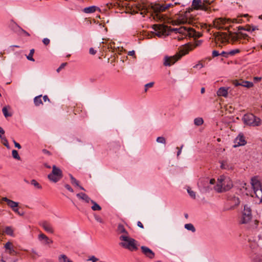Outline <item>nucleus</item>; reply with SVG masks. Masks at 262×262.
Listing matches in <instances>:
<instances>
[{"mask_svg":"<svg viewBox=\"0 0 262 262\" xmlns=\"http://www.w3.org/2000/svg\"><path fill=\"white\" fill-rule=\"evenodd\" d=\"M210 5L211 3L208 0H204L203 2L201 0H193L192 4L193 8H189L184 13L179 14L176 21L179 25L188 24L197 28L200 26L201 28L206 29L207 32H209L210 30L206 24L198 23L190 13L193 9H200L206 11L210 10Z\"/></svg>","mask_w":262,"mask_h":262,"instance_id":"nucleus-1","label":"nucleus"},{"mask_svg":"<svg viewBox=\"0 0 262 262\" xmlns=\"http://www.w3.org/2000/svg\"><path fill=\"white\" fill-rule=\"evenodd\" d=\"M229 33L226 32H216L214 34L215 41H220L222 43L229 42V39L232 44L240 40V36L238 33H233L228 31Z\"/></svg>","mask_w":262,"mask_h":262,"instance_id":"nucleus-2","label":"nucleus"},{"mask_svg":"<svg viewBox=\"0 0 262 262\" xmlns=\"http://www.w3.org/2000/svg\"><path fill=\"white\" fill-rule=\"evenodd\" d=\"M120 240L122 242L120 243V245L122 247L128 249L130 251H136L138 249L136 241L128 236H120Z\"/></svg>","mask_w":262,"mask_h":262,"instance_id":"nucleus-3","label":"nucleus"},{"mask_svg":"<svg viewBox=\"0 0 262 262\" xmlns=\"http://www.w3.org/2000/svg\"><path fill=\"white\" fill-rule=\"evenodd\" d=\"M189 49L187 47H184L180 51V53H177L174 56L164 58V65L165 66H170L174 64L177 61L180 59L182 56L188 54Z\"/></svg>","mask_w":262,"mask_h":262,"instance_id":"nucleus-4","label":"nucleus"},{"mask_svg":"<svg viewBox=\"0 0 262 262\" xmlns=\"http://www.w3.org/2000/svg\"><path fill=\"white\" fill-rule=\"evenodd\" d=\"M230 23H242V19L241 17H237L236 18H234L232 20L230 19H226L224 18H218L215 19L213 21V25L215 28H217L219 29H224L229 30L228 28H224L222 26V25H225L226 24H228Z\"/></svg>","mask_w":262,"mask_h":262,"instance_id":"nucleus-5","label":"nucleus"},{"mask_svg":"<svg viewBox=\"0 0 262 262\" xmlns=\"http://www.w3.org/2000/svg\"><path fill=\"white\" fill-rule=\"evenodd\" d=\"M151 9L155 13V15H153V18L155 20L160 22L164 20V16L160 14V12L167 10L164 4H155L151 6Z\"/></svg>","mask_w":262,"mask_h":262,"instance_id":"nucleus-6","label":"nucleus"},{"mask_svg":"<svg viewBox=\"0 0 262 262\" xmlns=\"http://www.w3.org/2000/svg\"><path fill=\"white\" fill-rule=\"evenodd\" d=\"M242 120L245 124L253 126H259L261 124V120L259 118L255 117L252 114H245Z\"/></svg>","mask_w":262,"mask_h":262,"instance_id":"nucleus-7","label":"nucleus"},{"mask_svg":"<svg viewBox=\"0 0 262 262\" xmlns=\"http://www.w3.org/2000/svg\"><path fill=\"white\" fill-rule=\"evenodd\" d=\"M62 170L57 167L55 165L52 166V171L51 173L48 174V178L50 181L56 183L62 178Z\"/></svg>","mask_w":262,"mask_h":262,"instance_id":"nucleus-8","label":"nucleus"},{"mask_svg":"<svg viewBox=\"0 0 262 262\" xmlns=\"http://www.w3.org/2000/svg\"><path fill=\"white\" fill-rule=\"evenodd\" d=\"M251 219L252 214L251 208L248 205H245L244 206L241 223L242 224H247L251 220Z\"/></svg>","mask_w":262,"mask_h":262,"instance_id":"nucleus-9","label":"nucleus"},{"mask_svg":"<svg viewBox=\"0 0 262 262\" xmlns=\"http://www.w3.org/2000/svg\"><path fill=\"white\" fill-rule=\"evenodd\" d=\"M174 30L179 33L182 34L185 36H193L194 32L192 31V28L190 27H187L186 26L181 27L179 28H176Z\"/></svg>","mask_w":262,"mask_h":262,"instance_id":"nucleus-10","label":"nucleus"},{"mask_svg":"<svg viewBox=\"0 0 262 262\" xmlns=\"http://www.w3.org/2000/svg\"><path fill=\"white\" fill-rule=\"evenodd\" d=\"M251 226L253 229H257L256 234L259 239H262V223L259 224V221L255 220L252 223Z\"/></svg>","mask_w":262,"mask_h":262,"instance_id":"nucleus-11","label":"nucleus"},{"mask_svg":"<svg viewBox=\"0 0 262 262\" xmlns=\"http://www.w3.org/2000/svg\"><path fill=\"white\" fill-rule=\"evenodd\" d=\"M228 201L230 204V209H234L235 207L237 206L240 203V200L238 197L234 195H230L228 198Z\"/></svg>","mask_w":262,"mask_h":262,"instance_id":"nucleus-12","label":"nucleus"},{"mask_svg":"<svg viewBox=\"0 0 262 262\" xmlns=\"http://www.w3.org/2000/svg\"><path fill=\"white\" fill-rule=\"evenodd\" d=\"M152 28L155 31L158 32L157 35L158 36H161L166 31V26L163 25L155 24L152 26Z\"/></svg>","mask_w":262,"mask_h":262,"instance_id":"nucleus-13","label":"nucleus"},{"mask_svg":"<svg viewBox=\"0 0 262 262\" xmlns=\"http://www.w3.org/2000/svg\"><path fill=\"white\" fill-rule=\"evenodd\" d=\"M141 249L142 253L147 257L152 259L155 257V253L148 247L142 246L141 247Z\"/></svg>","mask_w":262,"mask_h":262,"instance_id":"nucleus-14","label":"nucleus"},{"mask_svg":"<svg viewBox=\"0 0 262 262\" xmlns=\"http://www.w3.org/2000/svg\"><path fill=\"white\" fill-rule=\"evenodd\" d=\"M235 144L233 146V147H237L239 146H243L246 144V141L245 140L244 136L242 134H239L238 136L234 140Z\"/></svg>","mask_w":262,"mask_h":262,"instance_id":"nucleus-15","label":"nucleus"},{"mask_svg":"<svg viewBox=\"0 0 262 262\" xmlns=\"http://www.w3.org/2000/svg\"><path fill=\"white\" fill-rule=\"evenodd\" d=\"M224 177L222 176L220 179H218V183L214 186V189L218 192H221L224 191V184H223V182L224 181L225 182Z\"/></svg>","mask_w":262,"mask_h":262,"instance_id":"nucleus-16","label":"nucleus"},{"mask_svg":"<svg viewBox=\"0 0 262 262\" xmlns=\"http://www.w3.org/2000/svg\"><path fill=\"white\" fill-rule=\"evenodd\" d=\"M2 200L3 201L6 202L7 203V204L8 205V206L9 207H10L12 209V210L14 208L18 206V203L14 202L11 200H10L6 197H3L2 199Z\"/></svg>","mask_w":262,"mask_h":262,"instance_id":"nucleus-17","label":"nucleus"},{"mask_svg":"<svg viewBox=\"0 0 262 262\" xmlns=\"http://www.w3.org/2000/svg\"><path fill=\"white\" fill-rule=\"evenodd\" d=\"M235 86H239L241 85L244 87L250 88L253 86V84L252 82L248 81H236L234 83Z\"/></svg>","mask_w":262,"mask_h":262,"instance_id":"nucleus-18","label":"nucleus"},{"mask_svg":"<svg viewBox=\"0 0 262 262\" xmlns=\"http://www.w3.org/2000/svg\"><path fill=\"white\" fill-rule=\"evenodd\" d=\"M117 232L118 234H122L121 236L128 235V233L125 229L124 226L121 224H118L117 228Z\"/></svg>","mask_w":262,"mask_h":262,"instance_id":"nucleus-19","label":"nucleus"},{"mask_svg":"<svg viewBox=\"0 0 262 262\" xmlns=\"http://www.w3.org/2000/svg\"><path fill=\"white\" fill-rule=\"evenodd\" d=\"M41 225L46 232L50 233H53L54 232V230L52 226L49 223L43 222L41 223Z\"/></svg>","mask_w":262,"mask_h":262,"instance_id":"nucleus-20","label":"nucleus"},{"mask_svg":"<svg viewBox=\"0 0 262 262\" xmlns=\"http://www.w3.org/2000/svg\"><path fill=\"white\" fill-rule=\"evenodd\" d=\"M251 184L253 190L261 188L260 181L255 177L251 179Z\"/></svg>","mask_w":262,"mask_h":262,"instance_id":"nucleus-21","label":"nucleus"},{"mask_svg":"<svg viewBox=\"0 0 262 262\" xmlns=\"http://www.w3.org/2000/svg\"><path fill=\"white\" fill-rule=\"evenodd\" d=\"M97 10H100V9L96 6H92L89 7L84 8L83 9V12L85 13H92L95 12Z\"/></svg>","mask_w":262,"mask_h":262,"instance_id":"nucleus-22","label":"nucleus"},{"mask_svg":"<svg viewBox=\"0 0 262 262\" xmlns=\"http://www.w3.org/2000/svg\"><path fill=\"white\" fill-rule=\"evenodd\" d=\"M76 195L79 199L84 201L86 203L91 202L92 200L87 194L83 192L77 193Z\"/></svg>","mask_w":262,"mask_h":262,"instance_id":"nucleus-23","label":"nucleus"},{"mask_svg":"<svg viewBox=\"0 0 262 262\" xmlns=\"http://www.w3.org/2000/svg\"><path fill=\"white\" fill-rule=\"evenodd\" d=\"M228 88H226L225 87L220 88L217 92V95L219 96L226 97L228 95Z\"/></svg>","mask_w":262,"mask_h":262,"instance_id":"nucleus-24","label":"nucleus"},{"mask_svg":"<svg viewBox=\"0 0 262 262\" xmlns=\"http://www.w3.org/2000/svg\"><path fill=\"white\" fill-rule=\"evenodd\" d=\"M39 239L40 240H45L46 244H50L53 243L52 240L48 238L45 234L41 233L39 235Z\"/></svg>","mask_w":262,"mask_h":262,"instance_id":"nucleus-25","label":"nucleus"},{"mask_svg":"<svg viewBox=\"0 0 262 262\" xmlns=\"http://www.w3.org/2000/svg\"><path fill=\"white\" fill-rule=\"evenodd\" d=\"M254 190V194L258 199H260V202H262V189L261 188L256 189Z\"/></svg>","mask_w":262,"mask_h":262,"instance_id":"nucleus-26","label":"nucleus"},{"mask_svg":"<svg viewBox=\"0 0 262 262\" xmlns=\"http://www.w3.org/2000/svg\"><path fill=\"white\" fill-rule=\"evenodd\" d=\"M91 203L93 204L91 208L94 211H99L101 210V207L96 202L92 200Z\"/></svg>","mask_w":262,"mask_h":262,"instance_id":"nucleus-27","label":"nucleus"},{"mask_svg":"<svg viewBox=\"0 0 262 262\" xmlns=\"http://www.w3.org/2000/svg\"><path fill=\"white\" fill-rule=\"evenodd\" d=\"M41 95H39L38 96H36L34 99V103L35 105L37 106L40 105V104H42V102L41 100Z\"/></svg>","mask_w":262,"mask_h":262,"instance_id":"nucleus-28","label":"nucleus"},{"mask_svg":"<svg viewBox=\"0 0 262 262\" xmlns=\"http://www.w3.org/2000/svg\"><path fill=\"white\" fill-rule=\"evenodd\" d=\"M221 168L223 169H230L231 168V166H230L227 163V161H223L221 162Z\"/></svg>","mask_w":262,"mask_h":262,"instance_id":"nucleus-29","label":"nucleus"},{"mask_svg":"<svg viewBox=\"0 0 262 262\" xmlns=\"http://www.w3.org/2000/svg\"><path fill=\"white\" fill-rule=\"evenodd\" d=\"M59 262H73L66 255L62 254L59 258Z\"/></svg>","mask_w":262,"mask_h":262,"instance_id":"nucleus-30","label":"nucleus"},{"mask_svg":"<svg viewBox=\"0 0 262 262\" xmlns=\"http://www.w3.org/2000/svg\"><path fill=\"white\" fill-rule=\"evenodd\" d=\"M225 181L226 182V179H224ZM226 181L227 182V184L226 186H224V191H227L231 189L232 187V182L229 180V179L226 180Z\"/></svg>","mask_w":262,"mask_h":262,"instance_id":"nucleus-31","label":"nucleus"},{"mask_svg":"<svg viewBox=\"0 0 262 262\" xmlns=\"http://www.w3.org/2000/svg\"><path fill=\"white\" fill-rule=\"evenodd\" d=\"M8 107H10L9 106H5L2 109V112L4 114V115L5 117H10L12 116V114L9 113L8 112Z\"/></svg>","mask_w":262,"mask_h":262,"instance_id":"nucleus-32","label":"nucleus"},{"mask_svg":"<svg viewBox=\"0 0 262 262\" xmlns=\"http://www.w3.org/2000/svg\"><path fill=\"white\" fill-rule=\"evenodd\" d=\"M204 122L203 119L202 118H196L194 120V123L197 126L202 125Z\"/></svg>","mask_w":262,"mask_h":262,"instance_id":"nucleus-33","label":"nucleus"},{"mask_svg":"<svg viewBox=\"0 0 262 262\" xmlns=\"http://www.w3.org/2000/svg\"><path fill=\"white\" fill-rule=\"evenodd\" d=\"M185 228L188 230L191 231L192 232H194L195 231V229L192 224H185Z\"/></svg>","mask_w":262,"mask_h":262,"instance_id":"nucleus-34","label":"nucleus"},{"mask_svg":"<svg viewBox=\"0 0 262 262\" xmlns=\"http://www.w3.org/2000/svg\"><path fill=\"white\" fill-rule=\"evenodd\" d=\"M5 233L9 235L13 236V230L11 227H7L5 230Z\"/></svg>","mask_w":262,"mask_h":262,"instance_id":"nucleus-35","label":"nucleus"},{"mask_svg":"<svg viewBox=\"0 0 262 262\" xmlns=\"http://www.w3.org/2000/svg\"><path fill=\"white\" fill-rule=\"evenodd\" d=\"M34 53V49H32L30 51L29 54L27 56V58L30 61H34V59L33 58Z\"/></svg>","mask_w":262,"mask_h":262,"instance_id":"nucleus-36","label":"nucleus"},{"mask_svg":"<svg viewBox=\"0 0 262 262\" xmlns=\"http://www.w3.org/2000/svg\"><path fill=\"white\" fill-rule=\"evenodd\" d=\"M251 28V26L247 25L245 27L239 26V27H238L237 28H238V30H245V31H250Z\"/></svg>","mask_w":262,"mask_h":262,"instance_id":"nucleus-37","label":"nucleus"},{"mask_svg":"<svg viewBox=\"0 0 262 262\" xmlns=\"http://www.w3.org/2000/svg\"><path fill=\"white\" fill-rule=\"evenodd\" d=\"M12 155L13 158L18 160L20 159V157L19 156L18 152L16 150L13 149L12 151Z\"/></svg>","mask_w":262,"mask_h":262,"instance_id":"nucleus-38","label":"nucleus"},{"mask_svg":"<svg viewBox=\"0 0 262 262\" xmlns=\"http://www.w3.org/2000/svg\"><path fill=\"white\" fill-rule=\"evenodd\" d=\"M70 177L71 179V182L73 185L79 186V182L75 178H74L72 174L70 175Z\"/></svg>","mask_w":262,"mask_h":262,"instance_id":"nucleus-39","label":"nucleus"},{"mask_svg":"<svg viewBox=\"0 0 262 262\" xmlns=\"http://www.w3.org/2000/svg\"><path fill=\"white\" fill-rule=\"evenodd\" d=\"M239 34V36H240V39H247L249 40L250 37L248 35V34L246 33H243L241 32H238Z\"/></svg>","mask_w":262,"mask_h":262,"instance_id":"nucleus-40","label":"nucleus"},{"mask_svg":"<svg viewBox=\"0 0 262 262\" xmlns=\"http://www.w3.org/2000/svg\"><path fill=\"white\" fill-rule=\"evenodd\" d=\"M2 143L7 148H9L8 141L5 136L1 138Z\"/></svg>","mask_w":262,"mask_h":262,"instance_id":"nucleus-41","label":"nucleus"},{"mask_svg":"<svg viewBox=\"0 0 262 262\" xmlns=\"http://www.w3.org/2000/svg\"><path fill=\"white\" fill-rule=\"evenodd\" d=\"M31 184L38 189L41 188V185L35 180H31Z\"/></svg>","mask_w":262,"mask_h":262,"instance_id":"nucleus-42","label":"nucleus"},{"mask_svg":"<svg viewBox=\"0 0 262 262\" xmlns=\"http://www.w3.org/2000/svg\"><path fill=\"white\" fill-rule=\"evenodd\" d=\"M192 31L194 32V34H192L193 36H189V37L200 38L202 36L201 33L196 32L193 29H192Z\"/></svg>","mask_w":262,"mask_h":262,"instance_id":"nucleus-43","label":"nucleus"},{"mask_svg":"<svg viewBox=\"0 0 262 262\" xmlns=\"http://www.w3.org/2000/svg\"><path fill=\"white\" fill-rule=\"evenodd\" d=\"M157 142L164 144H166V140L163 137H159L157 138Z\"/></svg>","mask_w":262,"mask_h":262,"instance_id":"nucleus-44","label":"nucleus"},{"mask_svg":"<svg viewBox=\"0 0 262 262\" xmlns=\"http://www.w3.org/2000/svg\"><path fill=\"white\" fill-rule=\"evenodd\" d=\"M187 192L189 195L193 199H195V193L192 191L190 188L187 189Z\"/></svg>","mask_w":262,"mask_h":262,"instance_id":"nucleus-45","label":"nucleus"},{"mask_svg":"<svg viewBox=\"0 0 262 262\" xmlns=\"http://www.w3.org/2000/svg\"><path fill=\"white\" fill-rule=\"evenodd\" d=\"M95 219L99 223L104 224V220L98 215H94Z\"/></svg>","mask_w":262,"mask_h":262,"instance_id":"nucleus-46","label":"nucleus"},{"mask_svg":"<svg viewBox=\"0 0 262 262\" xmlns=\"http://www.w3.org/2000/svg\"><path fill=\"white\" fill-rule=\"evenodd\" d=\"M239 52H240V50L237 49H234V50L230 51L229 52H228V54H229V55L232 56L237 53H239Z\"/></svg>","mask_w":262,"mask_h":262,"instance_id":"nucleus-47","label":"nucleus"},{"mask_svg":"<svg viewBox=\"0 0 262 262\" xmlns=\"http://www.w3.org/2000/svg\"><path fill=\"white\" fill-rule=\"evenodd\" d=\"M154 84V82H151L146 84L145 85V92H147L148 88L152 87Z\"/></svg>","mask_w":262,"mask_h":262,"instance_id":"nucleus-48","label":"nucleus"},{"mask_svg":"<svg viewBox=\"0 0 262 262\" xmlns=\"http://www.w3.org/2000/svg\"><path fill=\"white\" fill-rule=\"evenodd\" d=\"M12 210L15 213H17V214H18L20 216H23L24 215V212L21 213L19 211L18 207H16L12 209Z\"/></svg>","mask_w":262,"mask_h":262,"instance_id":"nucleus-49","label":"nucleus"},{"mask_svg":"<svg viewBox=\"0 0 262 262\" xmlns=\"http://www.w3.org/2000/svg\"><path fill=\"white\" fill-rule=\"evenodd\" d=\"M98 260L99 259L96 258L95 256H91L88 260L92 261V262H97Z\"/></svg>","mask_w":262,"mask_h":262,"instance_id":"nucleus-50","label":"nucleus"},{"mask_svg":"<svg viewBox=\"0 0 262 262\" xmlns=\"http://www.w3.org/2000/svg\"><path fill=\"white\" fill-rule=\"evenodd\" d=\"M67 64V62H64V63H62L60 66V67L57 69V72H59V71L60 70H61L62 69H63L66 66V65Z\"/></svg>","mask_w":262,"mask_h":262,"instance_id":"nucleus-51","label":"nucleus"},{"mask_svg":"<svg viewBox=\"0 0 262 262\" xmlns=\"http://www.w3.org/2000/svg\"><path fill=\"white\" fill-rule=\"evenodd\" d=\"M12 244L10 242H7L5 245V248H6V249L7 250H9V249H10L11 248H12Z\"/></svg>","mask_w":262,"mask_h":262,"instance_id":"nucleus-52","label":"nucleus"},{"mask_svg":"<svg viewBox=\"0 0 262 262\" xmlns=\"http://www.w3.org/2000/svg\"><path fill=\"white\" fill-rule=\"evenodd\" d=\"M30 256L33 258H36V256H38L37 254V253L33 250H32L31 251V252H30Z\"/></svg>","mask_w":262,"mask_h":262,"instance_id":"nucleus-53","label":"nucleus"},{"mask_svg":"<svg viewBox=\"0 0 262 262\" xmlns=\"http://www.w3.org/2000/svg\"><path fill=\"white\" fill-rule=\"evenodd\" d=\"M42 42L45 45L47 46L50 43V40L49 39L45 38L42 40Z\"/></svg>","mask_w":262,"mask_h":262,"instance_id":"nucleus-54","label":"nucleus"},{"mask_svg":"<svg viewBox=\"0 0 262 262\" xmlns=\"http://www.w3.org/2000/svg\"><path fill=\"white\" fill-rule=\"evenodd\" d=\"M204 67L203 64L202 63H201V62H199L198 64H196V65H195L193 68H198V67H199L200 68H202Z\"/></svg>","mask_w":262,"mask_h":262,"instance_id":"nucleus-55","label":"nucleus"},{"mask_svg":"<svg viewBox=\"0 0 262 262\" xmlns=\"http://www.w3.org/2000/svg\"><path fill=\"white\" fill-rule=\"evenodd\" d=\"M9 253L11 255H15L16 254V252L14 250V249L12 247L10 249H9Z\"/></svg>","mask_w":262,"mask_h":262,"instance_id":"nucleus-56","label":"nucleus"},{"mask_svg":"<svg viewBox=\"0 0 262 262\" xmlns=\"http://www.w3.org/2000/svg\"><path fill=\"white\" fill-rule=\"evenodd\" d=\"M65 187L69 191H71L72 192H73V189H72V188L69 184L65 185Z\"/></svg>","mask_w":262,"mask_h":262,"instance_id":"nucleus-57","label":"nucleus"},{"mask_svg":"<svg viewBox=\"0 0 262 262\" xmlns=\"http://www.w3.org/2000/svg\"><path fill=\"white\" fill-rule=\"evenodd\" d=\"M42 151L44 154L48 155L49 156L51 155V152L46 149H42Z\"/></svg>","mask_w":262,"mask_h":262,"instance_id":"nucleus-58","label":"nucleus"},{"mask_svg":"<svg viewBox=\"0 0 262 262\" xmlns=\"http://www.w3.org/2000/svg\"><path fill=\"white\" fill-rule=\"evenodd\" d=\"M89 53L92 55H95L96 53V51L93 48H91L89 50Z\"/></svg>","mask_w":262,"mask_h":262,"instance_id":"nucleus-59","label":"nucleus"},{"mask_svg":"<svg viewBox=\"0 0 262 262\" xmlns=\"http://www.w3.org/2000/svg\"><path fill=\"white\" fill-rule=\"evenodd\" d=\"M219 55H220V54H219L218 51H217L216 50L213 51V52H212V56L213 57H216V56H219Z\"/></svg>","mask_w":262,"mask_h":262,"instance_id":"nucleus-60","label":"nucleus"},{"mask_svg":"<svg viewBox=\"0 0 262 262\" xmlns=\"http://www.w3.org/2000/svg\"><path fill=\"white\" fill-rule=\"evenodd\" d=\"M13 143L16 147H17L18 149L21 148V145L18 143L16 142L15 140H13Z\"/></svg>","mask_w":262,"mask_h":262,"instance_id":"nucleus-61","label":"nucleus"},{"mask_svg":"<svg viewBox=\"0 0 262 262\" xmlns=\"http://www.w3.org/2000/svg\"><path fill=\"white\" fill-rule=\"evenodd\" d=\"M221 55L225 57H227L228 55H229V54H228V52H225V51H223L221 54H220Z\"/></svg>","mask_w":262,"mask_h":262,"instance_id":"nucleus-62","label":"nucleus"},{"mask_svg":"<svg viewBox=\"0 0 262 262\" xmlns=\"http://www.w3.org/2000/svg\"><path fill=\"white\" fill-rule=\"evenodd\" d=\"M5 134V130L0 126V138L3 137Z\"/></svg>","mask_w":262,"mask_h":262,"instance_id":"nucleus-63","label":"nucleus"},{"mask_svg":"<svg viewBox=\"0 0 262 262\" xmlns=\"http://www.w3.org/2000/svg\"><path fill=\"white\" fill-rule=\"evenodd\" d=\"M21 31L26 36H30V34L27 32V31H26L25 30H24V29H21Z\"/></svg>","mask_w":262,"mask_h":262,"instance_id":"nucleus-64","label":"nucleus"}]
</instances>
